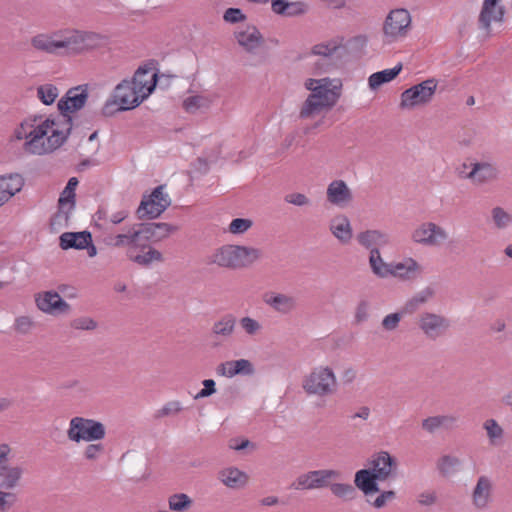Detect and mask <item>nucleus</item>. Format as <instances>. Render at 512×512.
<instances>
[{"label": "nucleus", "instance_id": "obj_33", "mask_svg": "<svg viewBox=\"0 0 512 512\" xmlns=\"http://www.w3.org/2000/svg\"><path fill=\"white\" fill-rule=\"evenodd\" d=\"M359 244L367 249H378V247L385 246L389 243L387 234L378 230H366L357 235Z\"/></svg>", "mask_w": 512, "mask_h": 512}, {"label": "nucleus", "instance_id": "obj_26", "mask_svg": "<svg viewBox=\"0 0 512 512\" xmlns=\"http://www.w3.org/2000/svg\"><path fill=\"white\" fill-rule=\"evenodd\" d=\"M263 302L281 314L290 313L296 306V301L292 296L272 291L263 295Z\"/></svg>", "mask_w": 512, "mask_h": 512}, {"label": "nucleus", "instance_id": "obj_56", "mask_svg": "<svg viewBox=\"0 0 512 512\" xmlns=\"http://www.w3.org/2000/svg\"><path fill=\"white\" fill-rule=\"evenodd\" d=\"M204 388L201 389L196 395L195 399H201L205 397H209L210 395L216 392L215 381L212 379H206L203 381Z\"/></svg>", "mask_w": 512, "mask_h": 512}, {"label": "nucleus", "instance_id": "obj_44", "mask_svg": "<svg viewBox=\"0 0 512 512\" xmlns=\"http://www.w3.org/2000/svg\"><path fill=\"white\" fill-rule=\"evenodd\" d=\"M460 465L459 458L450 455L442 456L437 462V468L441 474L447 476L457 471Z\"/></svg>", "mask_w": 512, "mask_h": 512}, {"label": "nucleus", "instance_id": "obj_32", "mask_svg": "<svg viewBox=\"0 0 512 512\" xmlns=\"http://www.w3.org/2000/svg\"><path fill=\"white\" fill-rule=\"evenodd\" d=\"M92 242L89 232H66L60 236V247L64 250L69 248L84 249Z\"/></svg>", "mask_w": 512, "mask_h": 512}, {"label": "nucleus", "instance_id": "obj_49", "mask_svg": "<svg viewBox=\"0 0 512 512\" xmlns=\"http://www.w3.org/2000/svg\"><path fill=\"white\" fill-rule=\"evenodd\" d=\"M331 492L340 498L351 499L355 493V489L351 484L334 483L330 485Z\"/></svg>", "mask_w": 512, "mask_h": 512}, {"label": "nucleus", "instance_id": "obj_38", "mask_svg": "<svg viewBox=\"0 0 512 512\" xmlns=\"http://www.w3.org/2000/svg\"><path fill=\"white\" fill-rule=\"evenodd\" d=\"M77 185L78 180L75 177L71 178L59 198V210L61 213L65 214V219H67V213L74 206L75 189Z\"/></svg>", "mask_w": 512, "mask_h": 512}, {"label": "nucleus", "instance_id": "obj_15", "mask_svg": "<svg viewBox=\"0 0 512 512\" xmlns=\"http://www.w3.org/2000/svg\"><path fill=\"white\" fill-rule=\"evenodd\" d=\"M114 103L120 110H129L140 105L145 99L137 88L129 80L119 83L113 92Z\"/></svg>", "mask_w": 512, "mask_h": 512}, {"label": "nucleus", "instance_id": "obj_2", "mask_svg": "<svg viewBox=\"0 0 512 512\" xmlns=\"http://www.w3.org/2000/svg\"><path fill=\"white\" fill-rule=\"evenodd\" d=\"M29 44L37 52L55 56H78L108 44L107 36L78 29H60L33 35Z\"/></svg>", "mask_w": 512, "mask_h": 512}, {"label": "nucleus", "instance_id": "obj_10", "mask_svg": "<svg viewBox=\"0 0 512 512\" xmlns=\"http://www.w3.org/2000/svg\"><path fill=\"white\" fill-rule=\"evenodd\" d=\"M411 27V16L408 10L394 9L387 15L383 33L388 42L398 41L407 36Z\"/></svg>", "mask_w": 512, "mask_h": 512}, {"label": "nucleus", "instance_id": "obj_4", "mask_svg": "<svg viewBox=\"0 0 512 512\" xmlns=\"http://www.w3.org/2000/svg\"><path fill=\"white\" fill-rule=\"evenodd\" d=\"M151 243L139 227L129 229L125 233L111 235L108 238L109 245L124 249L125 255L130 261L143 267L163 261L162 253L152 247Z\"/></svg>", "mask_w": 512, "mask_h": 512}, {"label": "nucleus", "instance_id": "obj_55", "mask_svg": "<svg viewBox=\"0 0 512 512\" xmlns=\"http://www.w3.org/2000/svg\"><path fill=\"white\" fill-rule=\"evenodd\" d=\"M285 201L295 206H306L310 204V199L302 193H290L285 196Z\"/></svg>", "mask_w": 512, "mask_h": 512}, {"label": "nucleus", "instance_id": "obj_63", "mask_svg": "<svg viewBox=\"0 0 512 512\" xmlns=\"http://www.w3.org/2000/svg\"><path fill=\"white\" fill-rule=\"evenodd\" d=\"M127 216H128L127 211L122 210V211L112 214L110 220L112 223L118 224V223L122 222Z\"/></svg>", "mask_w": 512, "mask_h": 512}, {"label": "nucleus", "instance_id": "obj_39", "mask_svg": "<svg viewBox=\"0 0 512 512\" xmlns=\"http://www.w3.org/2000/svg\"><path fill=\"white\" fill-rule=\"evenodd\" d=\"M369 263L373 273L381 278L389 276L391 265H393V263H386L382 259L378 249L370 251Z\"/></svg>", "mask_w": 512, "mask_h": 512}, {"label": "nucleus", "instance_id": "obj_7", "mask_svg": "<svg viewBox=\"0 0 512 512\" xmlns=\"http://www.w3.org/2000/svg\"><path fill=\"white\" fill-rule=\"evenodd\" d=\"M302 388L308 395L327 397L337 390V378L328 366L315 367L302 380Z\"/></svg>", "mask_w": 512, "mask_h": 512}, {"label": "nucleus", "instance_id": "obj_29", "mask_svg": "<svg viewBox=\"0 0 512 512\" xmlns=\"http://www.w3.org/2000/svg\"><path fill=\"white\" fill-rule=\"evenodd\" d=\"M24 185V180L19 174L0 177V206L18 193Z\"/></svg>", "mask_w": 512, "mask_h": 512}, {"label": "nucleus", "instance_id": "obj_28", "mask_svg": "<svg viewBox=\"0 0 512 512\" xmlns=\"http://www.w3.org/2000/svg\"><path fill=\"white\" fill-rule=\"evenodd\" d=\"M219 481L230 489H241L246 486L249 476L236 467H226L218 473Z\"/></svg>", "mask_w": 512, "mask_h": 512}, {"label": "nucleus", "instance_id": "obj_50", "mask_svg": "<svg viewBox=\"0 0 512 512\" xmlns=\"http://www.w3.org/2000/svg\"><path fill=\"white\" fill-rule=\"evenodd\" d=\"M484 429L486 430L492 444H495L496 440L500 439L503 435V429L494 419L486 420L484 423Z\"/></svg>", "mask_w": 512, "mask_h": 512}, {"label": "nucleus", "instance_id": "obj_59", "mask_svg": "<svg viewBox=\"0 0 512 512\" xmlns=\"http://www.w3.org/2000/svg\"><path fill=\"white\" fill-rule=\"evenodd\" d=\"M33 325L32 319L28 316L18 317L15 321V329L20 333H27Z\"/></svg>", "mask_w": 512, "mask_h": 512}, {"label": "nucleus", "instance_id": "obj_14", "mask_svg": "<svg viewBox=\"0 0 512 512\" xmlns=\"http://www.w3.org/2000/svg\"><path fill=\"white\" fill-rule=\"evenodd\" d=\"M22 469H12L0 475V512H8L16 503L17 496L13 489L18 485Z\"/></svg>", "mask_w": 512, "mask_h": 512}, {"label": "nucleus", "instance_id": "obj_47", "mask_svg": "<svg viewBox=\"0 0 512 512\" xmlns=\"http://www.w3.org/2000/svg\"><path fill=\"white\" fill-rule=\"evenodd\" d=\"M252 226L253 221L249 218H235L230 222L227 232L232 235H241L247 232Z\"/></svg>", "mask_w": 512, "mask_h": 512}, {"label": "nucleus", "instance_id": "obj_37", "mask_svg": "<svg viewBox=\"0 0 512 512\" xmlns=\"http://www.w3.org/2000/svg\"><path fill=\"white\" fill-rule=\"evenodd\" d=\"M236 319L231 314H226L216 320L212 326V334L217 337H231L235 331Z\"/></svg>", "mask_w": 512, "mask_h": 512}, {"label": "nucleus", "instance_id": "obj_25", "mask_svg": "<svg viewBox=\"0 0 512 512\" xmlns=\"http://www.w3.org/2000/svg\"><path fill=\"white\" fill-rule=\"evenodd\" d=\"M218 99L213 92H202L196 95H189L183 100V108L188 113L208 110Z\"/></svg>", "mask_w": 512, "mask_h": 512}, {"label": "nucleus", "instance_id": "obj_46", "mask_svg": "<svg viewBox=\"0 0 512 512\" xmlns=\"http://www.w3.org/2000/svg\"><path fill=\"white\" fill-rule=\"evenodd\" d=\"M239 325L245 334L250 337L259 335L263 329L262 324L258 320L249 316L240 318Z\"/></svg>", "mask_w": 512, "mask_h": 512}, {"label": "nucleus", "instance_id": "obj_57", "mask_svg": "<svg viewBox=\"0 0 512 512\" xmlns=\"http://www.w3.org/2000/svg\"><path fill=\"white\" fill-rule=\"evenodd\" d=\"M401 314L400 313H391L387 316L384 317L383 321H382V326L386 329V330H394L395 328H397L400 320H401Z\"/></svg>", "mask_w": 512, "mask_h": 512}, {"label": "nucleus", "instance_id": "obj_1", "mask_svg": "<svg viewBox=\"0 0 512 512\" xmlns=\"http://www.w3.org/2000/svg\"><path fill=\"white\" fill-rule=\"evenodd\" d=\"M72 130L67 115H35L25 118L13 131L11 141L26 154L44 156L62 147Z\"/></svg>", "mask_w": 512, "mask_h": 512}, {"label": "nucleus", "instance_id": "obj_54", "mask_svg": "<svg viewBox=\"0 0 512 512\" xmlns=\"http://www.w3.org/2000/svg\"><path fill=\"white\" fill-rule=\"evenodd\" d=\"M396 497V493L392 490L383 491L376 497V499L372 502V506L380 509L386 506V504L392 500H394Z\"/></svg>", "mask_w": 512, "mask_h": 512}, {"label": "nucleus", "instance_id": "obj_8", "mask_svg": "<svg viewBox=\"0 0 512 512\" xmlns=\"http://www.w3.org/2000/svg\"><path fill=\"white\" fill-rule=\"evenodd\" d=\"M67 438L74 443L80 442H97L106 436V428L104 424L92 418L75 416L70 419Z\"/></svg>", "mask_w": 512, "mask_h": 512}, {"label": "nucleus", "instance_id": "obj_64", "mask_svg": "<svg viewBox=\"0 0 512 512\" xmlns=\"http://www.w3.org/2000/svg\"><path fill=\"white\" fill-rule=\"evenodd\" d=\"M248 440H242L241 443L238 442L236 439H232L229 442V447L234 450H240L245 448L248 445Z\"/></svg>", "mask_w": 512, "mask_h": 512}, {"label": "nucleus", "instance_id": "obj_3", "mask_svg": "<svg viewBox=\"0 0 512 512\" xmlns=\"http://www.w3.org/2000/svg\"><path fill=\"white\" fill-rule=\"evenodd\" d=\"M304 87L310 91V94L299 109V118L313 120L327 113L337 104L341 96L342 84L330 78H308L304 82Z\"/></svg>", "mask_w": 512, "mask_h": 512}, {"label": "nucleus", "instance_id": "obj_9", "mask_svg": "<svg viewBox=\"0 0 512 512\" xmlns=\"http://www.w3.org/2000/svg\"><path fill=\"white\" fill-rule=\"evenodd\" d=\"M437 87L438 81L435 78H429L413 85L401 93L400 107L412 110L429 104L436 93Z\"/></svg>", "mask_w": 512, "mask_h": 512}, {"label": "nucleus", "instance_id": "obj_31", "mask_svg": "<svg viewBox=\"0 0 512 512\" xmlns=\"http://www.w3.org/2000/svg\"><path fill=\"white\" fill-rule=\"evenodd\" d=\"M138 227L152 243L165 239L177 230L176 227L168 223H147L141 224Z\"/></svg>", "mask_w": 512, "mask_h": 512}, {"label": "nucleus", "instance_id": "obj_41", "mask_svg": "<svg viewBox=\"0 0 512 512\" xmlns=\"http://www.w3.org/2000/svg\"><path fill=\"white\" fill-rule=\"evenodd\" d=\"M193 506V499L186 493H175L168 497V507L173 512H187Z\"/></svg>", "mask_w": 512, "mask_h": 512}, {"label": "nucleus", "instance_id": "obj_48", "mask_svg": "<svg viewBox=\"0 0 512 512\" xmlns=\"http://www.w3.org/2000/svg\"><path fill=\"white\" fill-rule=\"evenodd\" d=\"M104 451L105 448L103 444L90 442L85 446L82 455L86 461L92 462L97 461L104 454Z\"/></svg>", "mask_w": 512, "mask_h": 512}, {"label": "nucleus", "instance_id": "obj_60", "mask_svg": "<svg viewBox=\"0 0 512 512\" xmlns=\"http://www.w3.org/2000/svg\"><path fill=\"white\" fill-rule=\"evenodd\" d=\"M244 19V15L240 9L229 8L224 13V20L230 23H236Z\"/></svg>", "mask_w": 512, "mask_h": 512}, {"label": "nucleus", "instance_id": "obj_45", "mask_svg": "<svg viewBox=\"0 0 512 512\" xmlns=\"http://www.w3.org/2000/svg\"><path fill=\"white\" fill-rule=\"evenodd\" d=\"M491 218L498 229H505L512 223V215L502 207H494L491 210Z\"/></svg>", "mask_w": 512, "mask_h": 512}, {"label": "nucleus", "instance_id": "obj_23", "mask_svg": "<svg viewBox=\"0 0 512 512\" xmlns=\"http://www.w3.org/2000/svg\"><path fill=\"white\" fill-rule=\"evenodd\" d=\"M499 174L496 166L489 162H477L471 164V170L466 174V178L476 185L488 183L497 179Z\"/></svg>", "mask_w": 512, "mask_h": 512}, {"label": "nucleus", "instance_id": "obj_40", "mask_svg": "<svg viewBox=\"0 0 512 512\" xmlns=\"http://www.w3.org/2000/svg\"><path fill=\"white\" fill-rule=\"evenodd\" d=\"M342 46L343 39L340 37H336L314 45L311 49V54L328 57L333 55Z\"/></svg>", "mask_w": 512, "mask_h": 512}, {"label": "nucleus", "instance_id": "obj_52", "mask_svg": "<svg viewBox=\"0 0 512 512\" xmlns=\"http://www.w3.org/2000/svg\"><path fill=\"white\" fill-rule=\"evenodd\" d=\"M10 453V448L7 445L0 446V475H4L9 470L12 469H21L18 466H7L8 455Z\"/></svg>", "mask_w": 512, "mask_h": 512}, {"label": "nucleus", "instance_id": "obj_58", "mask_svg": "<svg viewBox=\"0 0 512 512\" xmlns=\"http://www.w3.org/2000/svg\"><path fill=\"white\" fill-rule=\"evenodd\" d=\"M72 326L76 329L81 330H93L96 328L97 324L93 319L89 317H84L75 319L72 323Z\"/></svg>", "mask_w": 512, "mask_h": 512}, {"label": "nucleus", "instance_id": "obj_6", "mask_svg": "<svg viewBox=\"0 0 512 512\" xmlns=\"http://www.w3.org/2000/svg\"><path fill=\"white\" fill-rule=\"evenodd\" d=\"M262 257L260 249L244 245H223L211 254L210 262L228 269H242L253 265Z\"/></svg>", "mask_w": 512, "mask_h": 512}, {"label": "nucleus", "instance_id": "obj_30", "mask_svg": "<svg viewBox=\"0 0 512 512\" xmlns=\"http://www.w3.org/2000/svg\"><path fill=\"white\" fill-rule=\"evenodd\" d=\"M272 11L282 16H297L307 10V5L298 0H271Z\"/></svg>", "mask_w": 512, "mask_h": 512}, {"label": "nucleus", "instance_id": "obj_11", "mask_svg": "<svg viewBox=\"0 0 512 512\" xmlns=\"http://www.w3.org/2000/svg\"><path fill=\"white\" fill-rule=\"evenodd\" d=\"M448 239V232L434 222H423L411 233V240L420 245L438 247Z\"/></svg>", "mask_w": 512, "mask_h": 512}, {"label": "nucleus", "instance_id": "obj_17", "mask_svg": "<svg viewBox=\"0 0 512 512\" xmlns=\"http://www.w3.org/2000/svg\"><path fill=\"white\" fill-rule=\"evenodd\" d=\"M88 98V88L86 85L71 88L66 93L65 97L59 100L58 115H67L81 109Z\"/></svg>", "mask_w": 512, "mask_h": 512}, {"label": "nucleus", "instance_id": "obj_61", "mask_svg": "<svg viewBox=\"0 0 512 512\" xmlns=\"http://www.w3.org/2000/svg\"><path fill=\"white\" fill-rule=\"evenodd\" d=\"M435 500H436V496L432 492H424L418 496V502L421 505H426V506L432 505L435 503Z\"/></svg>", "mask_w": 512, "mask_h": 512}, {"label": "nucleus", "instance_id": "obj_18", "mask_svg": "<svg viewBox=\"0 0 512 512\" xmlns=\"http://www.w3.org/2000/svg\"><path fill=\"white\" fill-rule=\"evenodd\" d=\"M505 9L502 0H484L479 15V24L487 33L493 23L503 22Z\"/></svg>", "mask_w": 512, "mask_h": 512}, {"label": "nucleus", "instance_id": "obj_36", "mask_svg": "<svg viewBox=\"0 0 512 512\" xmlns=\"http://www.w3.org/2000/svg\"><path fill=\"white\" fill-rule=\"evenodd\" d=\"M402 68V64L399 63L393 68L373 73L368 79L369 87L372 90H376L381 85L392 81L399 75V73L402 71Z\"/></svg>", "mask_w": 512, "mask_h": 512}, {"label": "nucleus", "instance_id": "obj_51", "mask_svg": "<svg viewBox=\"0 0 512 512\" xmlns=\"http://www.w3.org/2000/svg\"><path fill=\"white\" fill-rule=\"evenodd\" d=\"M183 410L182 403L178 400L167 402L161 409L157 411V417H165L176 415Z\"/></svg>", "mask_w": 512, "mask_h": 512}, {"label": "nucleus", "instance_id": "obj_35", "mask_svg": "<svg viewBox=\"0 0 512 512\" xmlns=\"http://www.w3.org/2000/svg\"><path fill=\"white\" fill-rule=\"evenodd\" d=\"M238 43L247 51H253L260 47L262 38L259 31L255 27H247L237 33Z\"/></svg>", "mask_w": 512, "mask_h": 512}, {"label": "nucleus", "instance_id": "obj_43", "mask_svg": "<svg viewBox=\"0 0 512 512\" xmlns=\"http://www.w3.org/2000/svg\"><path fill=\"white\" fill-rule=\"evenodd\" d=\"M37 96L43 104L51 105L59 96V90L55 85L46 83L37 88Z\"/></svg>", "mask_w": 512, "mask_h": 512}, {"label": "nucleus", "instance_id": "obj_12", "mask_svg": "<svg viewBox=\"0 0 512 512\" xmlns=\"http://www.w3.org/2000/svg\"><path fill=\"white\" fill-rule=\"evenodd\" d=\"M340 472L333 469L313 470L299 475L292 483L296 490H312L328 486L331 481L338 479Z\"/></svg>", "mask_w": 512, "mask_h": 512}, {"label": "nucleus", "instance_id": "obj_13", "mask_svg": "<svg viewBox=\"0 0 512 512\" xmlns=\"http://www.w3.org/2000/svg\"><path fill=\"white\" fill-rule=\"evenodd\" d=\"M170 205L168 194L164 193L163 186L156 187L150 195L144 197L137 210L139 218L149 219L160 216Z\"/></svg>", "mask_w": 512, "mask_h": 512}, {"label": "nucleus", "instance_id": "obj_62", "mask_svg": "<svg viewBox=\"0 0 512 512\" xmlns=\"http://www.w3.org/2000/svg\"><path fill=\"white\" fill-rule=\"evenodd\" d=\"M368 304L366 302H361L356 309V318L358 321H362L367 317L368 314Z\"/></svg>", "mask_w": 512, "mask_h": 512}, {"label": "nucleus", "instance_id": "obj_16", "mask_svg": "<svg viewBox=\"0 0 512 512\" xmlns=\"http://www.w3.org/2000/svg\"><path fill=\"white\" fill-rule=\"evenodd\" d=\"M449 326V320L439 314L425 312L418 318V327L427 338L432 340L443 336Z\"/></svg>", "mask_w": 512, "mask_h": 512}, {"label": "nucleus", "instance_id": "obj_22", "mask_svg": "<svg viewBox=\"0 0 512 512\" xmlns=\"http://www.w3.org/2000/svg\"><path fill=\"white\" fill-rule=\"evenodd\" d=\"M254 372V365L247 359L229 360L217 367V374L227 378H233L237 375L250 376Z\"/></svg>", "mask_w": 512, "mask_h": 512}, {"label": "nucleus", "instance_id": "obj_34", "mask_svg": "<svg viewBox=\"0 0 512 512\" xmlns=\"http://www.w3.org/2000/svg\"><path fill=\"white\" fill-rule=\"evenodd\" d=\"M330 231L342 243H348L352 238V228L349 219L344 215L335 216L330 223Z\"/></svg>", "mask_w": 512, "mask_h": 512}, {"label": "nucleus", "instance_id": "obj_21", "mask_svg": "<svg viewBox=\"0 0 512 512\" xmlns=\"http://www.w3.org/2000/svg\"><path fill=\"white\" fill-rule=\"evenodd\" d=\"M37 307L49 314H60L69 311V305L56 292L46 291L36 297Z\"/></svg>", "mask_w": 512, "mask_h": 512}, {"label": "nucleus", "instance_id": "obj_53", "mask_svg": "<svg viewBox=\"0 0 512 512\" xmlns=\"http://www.w3.org/2000/svg\"><path fill=\"white\" fill-rule=\"evenodd\" d=\"M433 296V291L431 288H426L419 293H417L415 296L412 297V299L409 301L408 305L411 307H417L421 304L426 303L429 299H431Z\"/></svg>", "mask_w": 512, "mask_h": 512}, {"label": "nucleus", "instance_id": "obj_27", "mask_svg": "<svg viewBox=\"0 0 512 512\" xmlns=\"http://www.w3.org/2000/svg\"><path fill=\"white\" fill-rule=\"evenodd\" d=\"M493 484L489 477L480 476L472 493V502L478 509L488 506L492 497Z\"/></svg>", "mask_w": 512, "mask_h": 512}, {"label": "nucleus", "instance_id": "obj_5", "mask_svg": "<svg viewBox=\"0 0 512 512\" xmlns=\"http://www.w3.org/2000/svg\"><path fill=\"white\" fill-rule=\"evenodd\" d=\"M398 462L386 451H380L369 460V468L355 473V486L364 495L369 496L379 492L378 481H386L396 475Z\"/></svg>", "mask_w": 512, "mask_h": 512}, {"label": "nucleus", "instance_id": "obj_24", "mask_svg": "<svg viewBox=\"0 0 512 512\" xmlns=\"http://www.w3.org/2000/svg\"><path fill=\"white\" fill-rule=\"evenodd\" d=\"M130 81L146 99L156 86L157 74L151 68L140 67Z\"/></svg>", "mask_w": 512, "mask_h": 512}, {"label": "nucleus", "instance_id": "obj_42", "mask_svg": "<svg viewBox=\"0 0 512 512\" xmlns=\"http://www.w3.org/2000/svg\"><path fill=\"white\" fill-rule=\"evenodd\" d=\"M456 421V418L450 415H438L429 417L422 422V427L428 432H434L439 428H449Z\"/></svg>", "mask_w": 512, "mask_h": 512}, {"label": "nucleus", "instance_id": "obj_20", "mask_svg": "<svg viewBox=\"0 0 512 512\" xmlns=\"http://www.w3.org/2000/svg\"><path fill=\"white\" fill-rule=\"evenodd\" d=\"M422 273L423 266L416 259L407 257L391 265L389 276L404 281H411L421 277Z\"/></svg>", "mask_w": 512, "mask_h": 512}, {"label": "nucleus", "instance_id": "obj_19", "mask_svg": "<svg viewBox=\"0 0 512 512\" xmlns=\"http://www.w3.org/2000/svg\"><path fill=\"white\" fill-rule=\"evenodd\" d=\"M326 198L330 204L344 208L353 201V193L344 180L336 179L327 186Z\"/></svg>", "mask_w": 512, "mask_h": 512}]
</instances>
